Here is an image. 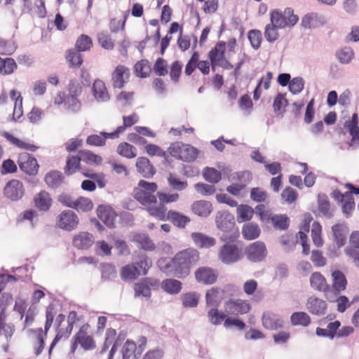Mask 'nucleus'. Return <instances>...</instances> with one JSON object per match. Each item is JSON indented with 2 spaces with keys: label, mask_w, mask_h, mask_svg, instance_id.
I'll use <instances>...</instances> for the list:
<instances>
[{
  "label": "nucleus",
  "mask_w": 359,
  "mask_h": 359,
  "mask_svg": "<svg viewBox=\"0 0 359 359\" xmlns=\"http://www.w3.org/2000/svg\"><path fill=\"white\" fill-rule=\"evenodd\" d=\"M65 57L71 67H80L83 61L81 51H79L76 48L67 50Z\"/></svg>",
  "instance_id": "44"
},
{
  "label": "nucleus",
  "mask_w": 359,
  "mask_h": 359,
  "mask_svg": "<svg viewBox=\"0 0 359 359\" xmlns=\"http://www.w3.org/2000/svg\"><path fill=\"white\" fill-rule=\"evenodd\" d=\"M226 316V313L224 312H219L217 309H211L208 312V318L209 321L215 325L221 324L222 321L224 322Z\"/></svg>",
  "instance_id": "62"
},
{
  "label": "nucleus",
  "mask_w": 359,
  "mask_h": 359,
  "mask_svg": "<svg viewBox=\"0 0 359 359\" xmlns=\"http://www.w3.org/2000/svg\"><path fill=\"white\" fill-rule=\"evenodd\" d=\"M262 325L268 330H276L281 328L283 325V319L278 315L273 313H265L263 314Z\"/></svg>",
  "instance_id": "27"
},
{
  "label": "nucleus",
  "mask_w": 359,
  "mask_h": 359,
  "mask_svg": "<svg viewBox=\"0 0 359 359\" xmlns=\"http://www.w3.org/2000/svg\"><path fill=\"white\" fill-rule=\"evenodd\" d=\"M270 22L276 25L280 29L292 27L299 20V18L294 13L291 8H286L284 11L279 9H273L269 13Z\"/></svg>",
  "instance_id": "5"
},
{
  "label": "nucleus",
  "mask_w": 359,
  "mask_h": 359,
  "mask_svg": "<svg viewBox=\"0 0 359 359\" xmlns=\"http://www.w3.org/2000/svg\"><path fill=\"white\" fill-rule=\"evenodd\" d=\"M29 332L34 354L38 356L44 348L46 334L42 328L31 329Z\"/></svg>",
  "instance_id": "22"
},
{
  "label": "nucleus",
  "mask_w": 359,
  "mask_h": 359,
  "mask_svg": "<svg viewBox=\"0 0 359 359\" xmlns=\"http://www.w3.org/2000/svg\"><path fill=\"white\" fill-rule=\"evenodd\" d=\"M117 153L126 158H133L137 156V149L128 142H121L117 147Z\"/></svg>",
  "instance_id": "48"
},
{
  "label": "nucleus",
  "mask_w": 359,
  "mask_h": 359,
  "mask_svg": "<svg viewBox=\"0 0 359 359\" xmlns=\"http://www.w3.org/2000/svg\"><path fill=\"white\" fill-rule=\"evenodd\" d=\"M311 287L316 291L321 292L326 298L328 293L329 284L324 276L318 271L311 273L309 279Z\"/></svg>",
  "instance_id": "24"
},
{
  "label": "nucleus",
  "mask_w": 359,
  "mask_h": 359,
  "mask_svg": "<svg viewBox=\"0 0 359 359\" xmlns=\"http://www.w3.org/2000/svg\"><path fill=\"white\" fill-rule=\"evenodd\" d=\"M72 330H73V329L71 328L68 325L65 328L57 327L56 335H55V338L53 339V340L50 346V348H49V351H48L49 355L51 354L53 349L56 346V344L58 343V341L63 338H68L71 335Z\"/></svg>",
  "instance_id": "49"
},
{
  "label": "nucleus",
  "mask_w": 359,
  "mask_h": 359,
  "mask_svg": "<svg viewBox=\"0 0 359 359\" xmlns=\"http://www.w3.org/2000/svg\"><path fill=\"white\" fill-rule=\"evenodd\" d=\"M334 241L338 248L344 245L348 233V229L345 224H336L332 227Z\"/></svg>",
  "instance_id": "28"
},
{
  "label": "nucleus",
  "mask_w": 359,
  "mask_h": 359,
  "mask_svg": "<svg viewBox=\"0 0 359 359\" xmlns=\"http://www.w3.org/2000/svg\"><path fill=\"white\" fill-rule=\"evenodd\" d=\"M137 350L136 343L130 339H127L122 348L123 359H130L135 358V351Z\"/></svg>",
  "instance_id": "61"
},
{
  "label": "nucleus",
  "mask_w": 359,
  "mask_h": 359,
  "mask_svg": "<svg viewBox=\"0 0 359 359\" xmlns=\"http://www.w3.org/2000/svg\"><path fill=\"white\" fill-rule=\"evenodd\" d=\"M159 220H168L174 226L180 229H184L187 224L190 222L191 219L188 216L180 212L173 210H170L167 212L164 213V219Z\"/></svg>",
  "instance_id": "23"
},
{
  "label": "nucleus",
  "mask_w": 359,
  "mask_h": 359,
  "mask_svg": "<svg viewBox=\"0 0 359 359\" xmlns=\"http://www.w3.org/2000/svg\"><path fill=\"white\" fill-rule=\"evenodd\" d=\"M79 223L77 215L72 210H64L57 217L56 224L62 229L72 231L76 229Z\"/></svg>",
  "instance_id": "13"
},
{
  "label": "nucleus",
  "mask_w": 359,
  "mask_h": 359,
  "mask_svg": "<svg viewBox=\"0 0 359 359\" xmlns=\"http://www.w3.org/2000/svg\"><path fill=\"white\" fill-rule=\"evenodd\" d=\"M311 238L313 244L319 248L323 245L322 238V226L318 222H314L312 224Z\"/></svg>",
  "instance_id": "58"
},
{
  "label": "nucleus",
  "mask_w": 359,
  "mask_h": 359,
  "mask_svg": "<svg viewBox=\"0 0 359 359\" xmlns=\"http://www.w3.org/2000/svg\"><path fill=\"white\" fill-rule=\"evenodd\" d=\"M93 203L92 201L88 198L79 197L75 200L74 209L78 211L88 212L93 209Z\"/></svg>",
  "instance_id": "64"
},
{
  "label": "nucleus",
  "mask_w": 359,
  "mask_h": 359,
  "mask_svg": "<svg viewBox=\"0 0 359 359\" xmlns=\"http://www.w3.org/2000/svg\"><path fill=\"white\" fill-rule=\"evenodd\" d=\"M92 92L95 99L98 102H107L110 98L104 82L100 79L94 81Z\"/></svg>",
  "instance_id": "26"
},
{
  "label": "nucleus",
  "mask_w": 359,
  "mask_h": 359,
  "mask_svg": "<svg viewBox=\"0 0 359 359\" xmlns=\"http://www.w3.org/2000/svg\"><path fill=\"white\" fill-rule=\"evenodd\" d=\"M331 286L329 285L328 293L329 294H341L345 291L348 286V280L345 274L340 270H334L331 273Z\"/></svg>",
  "instance_id": "12"
},
{
  "label": "nucleus",
  "mask_w": 359,
  "mask_h": 359,
  "mask_svg": "<svg viewBox=\"0 0 359 359\" xmlns=\"http://www.w3.org/2000/svg\"><path fill=\"white\" fill-rule=\"evenodd\" d=\"M160 285L158 280L152 278H145L134 285L135 297H150L151 289H157Z\"/></svg>",
  "instance_id": "16"
},
{
  "label": "nucleus",
  "mask_w": 359,
  "mask_h": 359,
  "mask_svg": "<svg viewBox=\"0 0 359 359\" xmlns=\"http://www.w3.org/2000/svg\"><path fill=\"white\" fill-rule=\"evenodd\" d=\"M194 277L199 284L213 285L218 279V272L210 266H200L194 271Z\"/></svg>",
  "instance_id": "11"
},
{
  "label": "nucleus",
  "mask_w": 359,
  "mask_h": 359,
  "mask_svg": "<svg viewBox=\"0 0 359 359\" xmlns=\"http://www.w3.org/2000/svg\"><path fill=\"white\" fill-rule=\"evenodd\" d=\"M97 215L107 227H114L117 215L111 207L104 205H99L97 209Z\"/></svg>",
  "instance_id": "21"
},
{
  "label": "nucleus",
  "mask_w": 359,
  "mask_h": 359,
  "mask_svg": "<svg viewBox=\"0 0 359 359\" xmlns=\"http://www.w3.org/2000/svg\"><path fill=\"white\" fill-rule=\"evenodd\" d=\"M158 186L155 182L140 180L133 191L134 198L138 201L148 214L154 217L157 204Z\"/></svg>",
  "instance_id": "2"
},
{
  "label": "nucleus",
  "mask_w": 359,
  "mask_h": 359,
  "mask_svg": "<svg viewBox=\"0 0 359 359\" xmlns=\"http://www.w3.org/2000/svg\"><path fill=\"white\" fill-rule=\"evenodd\" d=\"M132 241L141 249L144 250H152L155 245L148 235L144 233H136L133 236Z\"/></svg>",
  "instance_id": "38"
},
{
  "label": "nucleus",
  "mask_w": 359,
  "mask_h": 359,
  "mask_svg": "<svg viewBox=\"0 0 359 359\" xmlns=\"http://www.w3.org/2000/svg\"><path fill=\"white\" fill-rule=\"evenodd\" d=\"M226 49V43L223 41H218L215 46L209 51L208 58L211 63V69L212 71L219 64V62L225 57V51Z\"/></svg>",
  "instance_id": "20"
},
{
  "label": "nucleus",
  "mask_w": 359,
  "mask_h": 359,
  "mask_svg": "<svg viewBox=\"0 0 359 359\" xmlns=\"http://www.w3.org/2000/svg\"><path fill=\"white\" fill-rule=\"evenodd\" d=\"M72 242L78 249H88L93 243V237L88 232H79L74 236Z\"/></svg>",
  "instance_id": "32"
},
{
  "label": "nucleus",
  "mask_w": 359,
  "mask_h": 359,
  "mask_svg": "<svg viewBox=\"0 0 359 359\" xmlns=\"http://www.w3.org/2000/svg\"><path fill=\"white\" fill-rule=\"evenodd\" d=\"M139 120L138 116L136 114H133L129 116H124L123 117V125L116 128V129L111 132V134H107L111 139H116L119 137L120 134L123 133L126 128L131 127L137 123Z\"/></svg>",
  "instance_id": "29"
},
{
  "label": "nucleus",
  "mask_w": 359,
  "mask_h": 359,
  "mask_svg": "<svg viewBox=\"0 0 359 359\" xmlns=\"http://www.w3.org/2000/svg\"><path fill=\"white\" fill-rule=\"evenodd\" d=\"M18 68L15 60L12 57H6L3 59L0 73L3 75H9L13 74Z\"/></svg>",
  "instance_id": "60"
},
{
  "label": "nucleus",
  "mask_w": 359,
  "mask_h": 359,
  "mask_svg": "<svg viewBox=\"0 0 359 359\" xmlns=\"http://www.w3.org/2000/svg\"><path fill=\"white\" fill-rule=\"evenodd\" d=\"M18 163L20 169L29 175L37 174L39 165L36 159L27 152L19 154Z\"/></svg>",
  "instance_id": "14"
},
{
  "label": "nucleus",
  "mask_w": 359,
  "mask_h": 359,
  "mask_svg": "<svg viewBox=\"0 0 359 359\" xmlns=\"http://www.w3.org/2000/svg\"><path fill=\"white\" fill-rule=\"evenodd\" d=\"M199 252L189 248L176 253L169 261L160 259L158 262L160 270L168 276L177 278H185L189 276L191 269L198 263Z\"/></svg>",
  "instance_id": "1"
},
{
  "label": "nucleus",
  "mask_w": 359,
  "mask_h": 359,
  "mask_svg": "<svg viewBox=\"0 0 359 359\" xmlns=\"http://www.w3.org/2000/svg\"><path fill=\"white\" fill-rule=\"evenodd\" d=\"M224 291L217 287H213L207 290L205 302L208 305L218 306L221 302L220 294Z\"/></svg>",
  "instance_id": "46"
},
{
  "label": "nucleus",
  "mask_w": 359,
  "mask_h": 359,
  "mask_svg": "<svg viewBox=\"0 0 359 359\" xmlns=\"http://www.w3.org/2000/svg\"><path fill=\"white\" fill-rule=\"evenodd\" d=\"M210 61L201 60L199 53L194 51L185 65L184 74L186 76H189L196 69H198L202 74L208 75L210 73Z\"/></svg>",
  "instance_id": "8"
},
{
  "label": "nucleus",
  "mask_w": 359,
  "mask_h": 359,
  "mask_svg": "<svg viewBox=\"0 0 359 359\" xmlns=\"http://www.w3.org/2000/svg\"><path fill=\"white\" fill-rule=\"evenodd\" d=\"M140 275V269L134 264H128L121 269V277L123 280H133Z\"/></svg>",
  "instance_id": "40"
},
{
  "label": "nucleus",
  "mask_w": 359,
  "mask_h": 359,
  "mask_svg": "<svg viewBox=\"0 0 359 359\" xmlns=\"http://www.w3.org/2000/svg\"><path fill=\"white\" fill-rule=\"evenodd\" d=\"M81 158L79 156H68L66 165L64 168L65 173L67 175H70L80 169Z\"/></svg>",
  "instance_id": "51"
},
{
  "label": "nucleus",
  "mask_w": 359,
  "mask_h": 359,
  "mask_svg": "<svg viewBox=\"0 0 359 359\" xmlns=\"http://www.w3.org/2000/svg\"><path fill=\"white\" fill-rule=\"evenodd\" d=\"M225 311L233 316L248 314L251 310V304L248 299L230 297L224 302Z\"/></svg>",
  "instance_id": "7"
},
{
  "label": "nucleus",
  "mask_w": 359,
  "mask_h": 359,
  "mask_svg": "<svg viewBox=\"0 0 359 359\" xmlns=\"http://www.w3.org/2000/svg\"><path fill=\"white\" fill-rule=\"evenodd\" d=\"M4 194L12 201L20 200L25 194L22 182L15 179L8 181L4 189Z\"/></svg>",
  "instance_id": "15"
},
{
  "label": "nucleus",
  "mask_w": 359,
  "mask_h": 359,
  "mask_svg": "<svg viewBox=\"0 0 359 359\" xmlns=\"http://www.w3.org/2000/svg\"><path fill=\"white\" fill-rule=\"evenodd\" d=\"M290 322L294 326L307 327L310 325L311 319L306 312L299 311L294 312L291 315Z\"/></svg>",
  "instance_id": "45"
},
{
  "label": "nucleus",
  "mask_w": 359,
  "mask_h": 359,
  "mask_svg": "<svg viewBox=\"0 0 359 359\" xmlns=\"http://www.w3.org/2000/svg\"><path fill=\"white\" fill-rule=\"evenodd\" d=\"M261 233L259 226L254 223L245 224L242 227V234L245 239L250 241L257 238Z\"/></svg>",
  "instance_id": "42"
},
{
  "label": "nucleus",
  "mask_w": 359,
  "mask_h": 359,
  "mask_svg": "<svg viewBox=\"0 0 359 359\" xmlns=\"http://www.w3.org/2000/svg\"><path fill=\"white\" fill-rule=\"evenodd\" d=\"M247 257L252 262H260L266 255L265 244L262 241H256L250 244L245 250Z\"/></svg>",
  "instance_id": "18"
},
{
  "label": "nucleus",
  "mask_w": 359,
  "mask_h": 359,
  "mask_svg": "<svg viewBox=\"0 0 359 359\" xmlns=\"http://www.w3.org/2000/svg\"><path fill=\"white\" fill-rule=\"evenodd\" d=\"M63 180L62 173L57 170L50 171L44 177L46 184L50 188L58 187L62 184Z\"/></svg>",
  "instance_id": "43"
},
{
  "label": "nucleus",
  "mask_w": 359,
  "mask_h": 359,
  "mask_svg": "<svg viewBox=\"0 0 359 359\" xmlns=\"http://www.w3.org/2000/svg\"><path fill=\"white\" fill-rule=\"evenodd\" d=\"M34 203L36 208L41 211H48L52 205V198L46 191H41L34 197Z\"/></svg>",
  "instance_id": "25"
},
{
  "label": "nucleus",
  "mask_w": 359,
  "mask_h": 359,
  "mask_svg": "<svg viewBox=\"0 0 359 359\" xmlns=\"http://www.w3.org/2000/svg\"><path fill=\"white\" fill-rule=\"evenodd\" d=\"M306 309L311 314L323 316L327 309V304L324 299L312 295L307 299Z\"/></svg>",
  "instance_id": "19"
},
{
  "label": "nucleus",
  "mask_w": 359,
  "mask_h": 359,
  "mask_svg": "<svg viewBox=\"0 0 359 359\" xmlns=\"http://www.w3.org/2000/svg\"><path fill=\"white\" fill-rule=\"evenodd\" d=\"M330 303H337V310L339 313H344L348 309L351 302L349 299L345 295L340 294H329L326 295L325 298Z\"/></svg>",
  "instance_id": "34"
},
{
  "label": "nucleus",
  "mask_w": 359,
  "mask_h": 359,
  "mask_svg": "<svg viewBox=\"0 0 359 359\" xmlns=\"http://www.w3.org/2000/svg\"><path fill=\"white\" fill-rule=\"evenodd\" d=\"M288 104V100L285 95L278 93L274 98L273 108L276 115H281L285 111V108Z\"/></svg>",
  "instance_id": "50"
},
{
  "label": "nucleus",
  "mask_w": 359,
  "mask_h": 359,
  "mask_svg": "<svg viewBox=\"0 0 359 359\" xmlns=\"http://www.w3.org/2000/svg\"><path fill=\"white\" fill-rule=\"evenodd\" d=\"M318 208L319 212L325 217L331 218L333 216V213L330 208V203L327 196L318 195Z\"/></svg>",
  "instance_id": "47"
},
{
  "label": "nucleus",
  "mask_w": 359,
  "mask_h": 359,
  "mask_svg": "<svg viewBox=\"0 0 359 359\" xmlns=\"http://www.w3.org/2000/svg\"><path fill=\"white\" fill-rule=\"evenodd\" d=\"M218 257L222 263L231 264L241 260L242 252L237 245L227 243L220 248Z\"/></svg>",
  "instance_id": "9"
},
{
  "label": "nucleus",
  "mask_w": 359,
  "mask_h": 359,
  "mask_svg": "<svg viewBox=\"0 0 359 359\" xmlns=\"http://www.w3.org/2000/svg\"><path fill=\"white\" fill-rule=\"evenodd\" d=\"M107 134L111 133L101 132L99 135H89L86 139V143L91 146L102 147L105 145L107 139H111Z\"/></svg>",
  "instance_id": "52"
},
{
  "label": "nucleus",
  "mask_w": 359,
  "mask_h": 359,
  "mask_svg": "<svg viewBox=\"0 0 359 359\" xmlns=\"http://www.w3.org/2000/svg\"><path fill=\"white\" fill-rule=\"evenodd\" d=\"M130 69L124 65L116 67L111 74L112 86L114 88H122L130 77Z\"/></svg>",
  "instance_id": "17"
},
{
  "label": "nucleus",
  "mask_w": 359,
  "mask_h": 359,
  "mask_svg": "<svg viewBox=\"0 0 359 359\" xmlns=\"http://www.w3.org/2000/svg\"><path fill=\"white\" fill-rule=\"evenodd\" d=\"M90 325L86 323L83 324L71 340L70 351L74 353L79 346L85 351H91L96 348V342L93 334H90Z\"/></svg>",
  "instance_id": "3"
},
{
  "label": "nucleus",
  "mask_w": 359,
  "mask_h": 359,
  "mask_svg": "<svg viewBox=\"0 0 359 359\" xmlns=\"http://www.w3.org/2000/svg\"><path fill=\"white\" fill-rule=\"evenodd\" d=\"M183 67V63L180 60H176L172 62L170 67V79L177 83L180 81V76L182 74Z\"/></svg>",
  "instance_id": "63"
},
{
  "label": "nucleus",
  "mask_w": 359,
  "mask_h": 359,
  "mask_svg": "<svg viewBox=\"0 0 359 359\" xmlns=\"http://www.w3.org/2000/svg\"><path fill=\"white\" fill-rule=\"evenodd\" d=\"M99 45L105 50H111L114 48V41L110 34L106 32H100L97 34Z\"/></svg>",
  "instance_id": "53"
},
{
  "label": "nucleus",
  "mask_w": 359,
  "mask_h": 359,
  "mask_svg": "<svg viewBox=\"0 0 359 359\" xmlns=\"http://www.w3.org/2000/svg\"><path fill=\"white\" fill-rule=\"evenodd\" d=\"M243 288L246 295H253L251 298L252 302H259L262 299L263 295L262 294H255L258 288V283L255 280L250 279L245 281Z\"/></svg>",
  "instance_id": "36"
},
{
  "label": "nucleus",
  "mask_w": 359,
  "mask_h": 359,
  "mask_svg": "<svg viewBox=\"0 0 359 359\" xmlns=\"http://www.w3.org/2000/svg\"><path fill=\"white\" fill-rule=\"evenodd\" d=\"M137 171L144 177H151L154 169L149 160L146 157H139L136 161Z\"/></svg>",
  "instance_id": "35"
},
{
  "label": "nucleus",
  "mask_w": 359,
  "mask_h": 359,
  "mask_svg": "<svg viewBox=\"0 0 359 359\" xmlns=\"http://www.w3.org/2000/svg\"><path fill=\"white\" fill-rule=\"evenodd\" d=\"M15 331V325L8 320L7 316H0V337H4L8 341Z\"/></svg>",
  "instance_id": "37"
},
{
  "label": "nucleus",
  "mask_w": 359,
  "mask_h": 359,
  "mask_svg": "<svg viewBox=\"0 0 359 359\" xmlns=\"http://www.w3.org/2000/svg\"><path fill=\"white\" fill-rule=\"evenodd\" d=\"M255 214L253 208L245 204H241L237 206L236 217L239 223L250 220Z\"/></svg>",
  "instance_id": "41"
},
{
  "label": "nucleus",
  "mask_w": 359,
  "mask_h": 359,
  "mask_svg": "<svg viewBox=\"0 0 359 359\" xmlns=\"http://www.w3.org/2000/svg\"><path fill=\"white\" fill-rule=\"evenodd\" d=\"M200 295L196 292H189L181 296L182 304L184 307H196L199 301Z\"/></svg>",
  "instance_id": "57"
},
{
  "label": "nucleus",
  "mask_w": 359,
  "mask_h": 359,
  "mask_svg": "<svg viewBox=\"0 0 359 359\" xmlns=\"http://www.w3.org/2000/svg\"><path fill=\"white\" fill-rule=\"evenodd\" d=\"M345 128L348 129L350 135H351V144H359V126L358 114L354 113L352 115L351 119L345 123Z\"/></svg>",
  "instance_id": "30"
},
{
  "label": "nucleus",
  "mask_w": 359,
  "mask_h": 359,
  "mask_svg": "<svg viewBox=\"0 0 359 359\" xmlns=\"http://www.w3.org/2000/svg\"><path fill=\"white\" fill-rule=\"evenodd\" d=\"M191 237L195 245L200 248H209L216 244L215 238L208 236L202 233H192Z\"/></svg>",
  "instance_id": "33"
},
{
  "label": "nucleus",
  "mask_w": 359,
  "mask_h": 359,
  "mask_svg": "<svg viewBox=\"0 0 359 359\" xmlns=\"http://www.w3.org/2000/svg\"><path fill=\"white\" fill-rule=\"evenodd\" d=\"M161 288L167 293L170 294H178L182 288V283L173 278H167L161 283Z\"/></svg>",
  "instance_id": "39"
},
{
  "label": "nucleus",
  "mask_w": 359,
  "mask_h": 359,
  "mask_svg": "<svg viewBox=\"0 0 359 359\" xmlns=\"http://www.w3.org/2000/svg\"><path fill=\"white\" fill-rule=\"evenodd\" d=\"M192 212L199 217H206L212 210V206L210 202L200 200L194 201L191 206Z\"/></svg>",
  "instance_id": "31"
},
{
  "label": "nucleus",
  "mask_w": 359,
  "mask_h": 359,
  "mask_svg": "<svg viewBox=\"0 0 359 359\" xmlns=\"http://www.w3.org/2000/svg\"><path fill=\"white\" fill-rule=\"evenodd\" d=\"M216 224L218 229L229 235H224V240L233 241L239 236L238 228L236 226L233 217L225 213H219L216 217Z\"/></svg>",
  "instance_id": "6"
},
{
  "label": "nucleus",
  "mask_w": 359,
  "mask_h": 359,
  "mask_svg": "<svg viewBox=\"0 0 359 359\" xmlns=\"http://www.w3.org/2000/svg\"><path fill=\"white\" fill-rule=\"evenodd\" d=\"M157 196L159 200V203L157 202L156 208L154 210V218L156 219H163L164 213L168 212L165 205L177 202L180 198V195L177 193L169 194L158 191Z\"/></svg>",
  "instance_id": "10"
},
{
  "label": "nucleus",
  "mask_w": 359,
  "mask_h": 359,
  "mask_svg": "<svg viewBox=\"0 0 359 359\" xmlns=\"http://www.w3.org/2000/svg\"><path fill=\"white\" fill-rule=\"evenodd\" d=\"M81 160L90 165L101 164L102 158L90 151H79Z\"/></svg>",
  "instance_id": "59"
},
{
  "label": "nucleus",
  "mask_w": 359,
  "mask_h": 359,
  "mask_svg": "<svg viewBox=\"0 0 359 359\" xmlns=\"http://www.w3.org/2000/svg\"><path fill=\"white\" fill-rule=\"evenodd\" d=\"M280 29L276 25L270 22L267 24L264 29V37L269 43H273L279 38L278 29Z\"/></svg>",
  "instance_id": "56"
},
{
  "label": "nucleus",
  "mask_w": 359,
  "mask_h": 359,
  "mask_svg": "<svg viewBox=\"0 0 359 359\" xmlns=\"http://www.w3.org/2000/svg\"><path fill=\"white\" fill-rule=\"evenodd\" d=\"M93 40L89 36L81 34L76 41L75 48L81 52L88 51L93 47Z\"/></svg>",
  "instance_id": "54"
},
{
  "label": "nucleus",
  "mask_w": 359,
  "mask_h": 359,
  "mask_svg": "<svg viewBox=\"0 0 359 359\" xmlns=\"http://www.w3.org/2000/svg\"><path fill=\"white\" fill-rule=\"evenodd\" d=\"M168 151L171 156L184 162L194 161L198 154V151L196 147L182 142H175L171 144Z\"/></svg>",
  "instance_id": "4"
},
{
  "label": "nucleus",
  "mask_w": 359,
  "mask_h": 359,
  "mask_svg": "<svg viewBox=\"0 0 359 359\" xmlns=\"http://www.w3.org/2000/svg\"><path fill=\"white\" fill-rule=\"evenodd\" d=\"M135 72L139 77H148L151 72L149 62L147 60H142L137 62L135 65Z\"/></svg>",
  "instance_id": "55"
}]
</instances>
